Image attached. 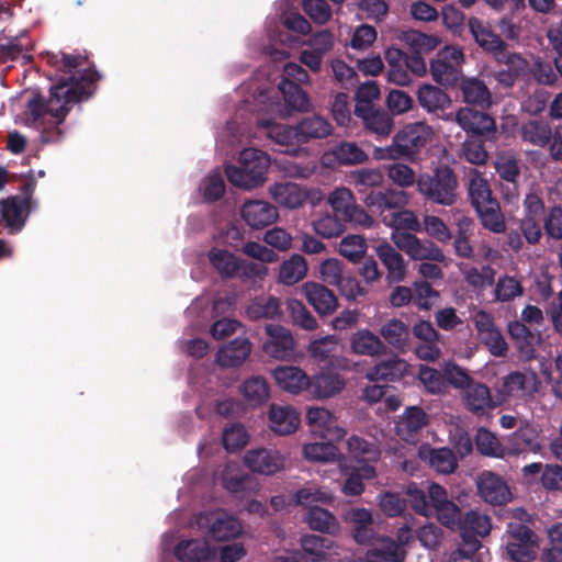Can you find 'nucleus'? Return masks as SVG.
I'll use <instances>...</instances> for the list:
<instances>
[{
  "label": "nucleus",
  "mask_w": 562,
  "mask_h": 562,
  "mask_svg": "<svg viewBox=\"0 0 562 562\" xmlns=\"http://www.w3.org/2000/svg\"><path fill=\"white\" fill-rule=\"evenodd\" d=\"M175 554L181 562H237L245 557L246 550L241 543L223 546L217 550L206 540H186L176 547Z\"/></svg>",
  "instance_id": "20e7f679"
},
{
  "label": "nucleus",
  "mask_w": 562,
  "mask_h": 562,
  "mask_svg": "<svg viewBox=\"0 0 562 562\" xmlns=\"http://www.w3.org/2000/svg\"><path fill=\"white\" fill-rule=\"evenodd\" d=\"M427 423V415L422 408L417 406L408 407L396 423V434L404 441H414L417 432L425 427Z\"/></svg>",
  "instance_id": "c85d7f7f"
},
{
  "label": "nucleus",
  "mask_w": 562,
  "mask_h": 562,
  "mask_svg": "<svg viewBox=\"0 0 562 562\" xmlns=\"http://www.w3.org/2000/svg\"><path fill=\"white\" fill-rule=\"evenodd\" d=\"M209 259L213 268L222 276H237L240 259L229 251L221 248H213L209 252Z\"/></svg>",
  "instance_id": "a18cd8bd"
},
{
  "label": "nucleus",
  "mask_w": 562,
  "mask_h": 562,
  "mask_svg": "<svg viewBox=\"0 0 562 562\" xmlns=\"http://www.w3.org/2000/svg\"><path fill=\"white\" fill-rule=\"evenodd\" d=\"M462 401L468 411L477 415L501 405L498 396L494 398L485 384L473 381L464 389Z\"/></svg>",
  "instance_id": "aec40b11"
},
{
  "label": "nucleus",
  "mask_w": 562,
  "mask_h": 562,
  "mask_svg": "<svg viewBox=\"0 0 562 562\" xmlns=\"http://www.w3.org/2000/svg\"><path fill=\"white\" fill-rule=\"evenodd\" d=\"M342 473L347 475V480L341 491L349 496L361 495L364 492L363 480H371L376 475L375 469L371 464H362L351 469L347 463V471Z\"/></svg>",
  "instance_id": "ea45409f"
},
{
  "label": "nucleus",
  "mask_w": 562,
  "mask_h": 562,
  "mask_svg": "<svg viewBox=\"0 0 562 562\" xmlns=\"http://www.w3.org/2000/svg\"><path fill=\"white\" fill-rule=\"evenodd\" d=\"M469 30L474 41L482 49L493 54L495 58H501L505 44L501 37L491 30L490 25L477 18H471L469 20Z\"/></svg>",
  "instance_id": "b1692460"
},
{
  "label": "nucleus",
  "mask_w": 562,
  "mask_h": 562,
  "mask_svg": "<svg viewBox=\"0 0 562 562\" xmlns=\"http://www.w3.org/2000/svg\"><path fill=\"white\" fill-rule=\"evenodd\" d=\"M305 558L311 562L331 560L335 543L315 535H306L301 539Z\"/></svg>",
  "instance_id": "f704fd0d"
},
{
  "label": "nucleus",
  "mask_w": 562,
  "mask_h": 562,
  "mask_svg": "<svg viewBox=\"0 0 562 562\" xmlns=\"http://www.w3.org/2000/svg\"><path fill=\"white\" fill-rule=\"evenodd\" d=\"M239 166L228 165L225 169L228 181L240 189L252 190L263 186L271 165L269 155L257 148H246L238 157Z\"/></svg>",
  "instance_id": "7ed1b4c3"
},
{
  "label": "nucleus",
  "mask_w": 562,
  "mask_h": 562,
  "mask_svg": "<svg viewBox=\"0 0 562 562\" xmlns=\"http://www.w3.org/2000/svg\"><path fill=\"white\" fill-rule=\"evenodd\" d=\"M409 371V364L400 358H393L376 363L370 369L366 378L369 381H395L403 378Z\"/></svg>",
  "instance_id": "473e14b6"
},
{
  "label": "nucleus",
  "mask_w": 562,
  "mask_h": 562,
  "mask_svg": "<svg viewBox=\"0 0 562 562\" xmlns=\"http://www.w3.org/2000/svg\"><path fill=\"white\" fill-rule=\"evenodd\" d=\"M463 63V50L458 46L447 45L430 63L431 77L437 83L456 86L461 77Z\"/></svg>",
  "instance_id": "0eeeda50"
},
{
  "label": "nucleus",
  "mask_w": 562,
  "mask_h": 562,
  "mask_svg": "<svg viewBox=\"0 0 562 562\" xmlns=\"http://www.w3.org/2000/svg\"><path fill=\"white\" fill-rule=\"evenodd\" d=\"M305 520L312 529L321 532L336 535L340 529L336 517L322 507L312 506L305 516Z\"/></svg>",
  "instance_id": "37998d69"
},
{
  "label": "nucleus",
  "mask_w": 562,
  "mask_h": 562,
  "mask_svg": "<svg viewBox=\"0 0 562 562\" xmlns=\"http://www.w3.org/2000/svg\"><path fill=\"white\" fill-rule=\"evenodd\" d=\"M394 245L413 260L443 261L442 250L431 241H424L415 235L405 232H392Z\"/></svg>",
  "instance_id": "9b49d317"
},
{
  "label": "nucleus",
  "mask_w": 562,
  "mask_h": 562,
  "mask_svg": "<svg viewBox=\"0 0 562 562\" xmlns=\"http://www.w3.org/2000/svg\"><path fill=\"white\" fill-rule=\"evenodd\" d=\"M268 423L271 431L279 436H288L299 429L301 415L293 406L272 404L268 411Z\"/></svg>",
  "instance_id": "a211bd4d"
},
{
  "label": "nucleus",
  "mask_w": 562,
  "mask_h": 562,
  "mask_svg": "<svg viewBox=\"0 0 562 562\" xmlns=\"http://www.w3.org/2000/svg\"><path fill=\"white\" fill-rule=\"evenodd\" d=\"M368 249L367 240L361 235H347L339 245L338 252L352 263L359 262L366 255Z\"/></svg>",
  "instance_id": "3c124183"
},
{
  "label": "nucleus",
  "mask_w": 562,
  "mask_h": 562,
  "mask_svg": "<svg viewBox=\"0 0 562 562\" xmlns=\"http://www.w3.org/2000/svg\"><path fill=\"white\" fill-rule=\"evenodd\" d=\"M435 136L431 126L424 122L412 123L404 126L394 136V146L400 155H412L425 147Z\"/></svg>",
  "instance_id": "f8f14e48"
},
{
  "label": "nucleus",
  "mask_w": 562,
  "mask_h": 562,
  "mask_svg": "<svg viewBox=\"0 0 562 562\" xmlns=\"http://www.w3.org/2000/svg\"><path fill=\"white\" fill-rule=\"evenodd\" d=\"M347 460L350 459L358 463L369 464L376 461L380 457V450L374 445L363 438L352 435L346 441Z\"/></svg>",
  "instance_id": "4c0bfd02"
},
{
  "label": "nucleus",
  "mask_w": 562,
  "mask_h": 562,
  "mask_svg": "<svg viewBox=\"0 0 562 562\" xmlns=\"http://www.w3.org/2000/svg\"><path fill=\"white\" fill-rule=\"evenodd\" d=\"M63 64L69 78H63L50 88V95L46 109L38 100L29 103V111L33 117V126L41 131L45 142L57 139L60 132L58 125L68 113L70 105L91 93L90 86L95 80L94 71L87 70L83 75L72 74V69L82 64L79 56L65 55Z\"/></svg>",
  "instance_id": "f257e3e1"
},
{
  "label": "nucleus",
  "mask_w": 562,
  "mask_h": 562,
  "mask_svg": "<svg viewBox=\"0 0 562 562\" xmlns=\"http://www.w3.org/2000/svg\"><path fill=\"white\" fill-rule=\"evenodd\" d=\"M271 199L281 207L295 210L308 199L307 189L294 182H276L268 189Z\"/></svg>",
  "instance_id": "412c9836"
},
{
  "label": "nucleus",
  "mask_w": 562,
  "mask_h": 562,
  "mask_svg": "<svg viewBox=\"0 0 562 562\" xmlns=\"http://www.w3.org/2000/svg\"><path fill=\"white\" fill-rule=\"evenodd\" d=\"M311 395L316 400H326L339 394L346 386V380L338 373L323 372L311 378Z\"/></svg>",
  "instance_id": "bb28decb"
},
{
  "label": "nucleus",
  "mask_w": 562,
  "mask_h": 562,
  "mask_svg": "<svg viewBox=\"0 0 562 562\" xmlns=\"http://www.w3.org/2000/svg\"><path fill=\"white\" fill-rule=\"evenodd\" d=\"M272 376L280 389L293 395L304 391L310 392L311 376L299 367L280 366L272 372Z\"/></svg>",
  "instance_id": "6ab92c4d"
},
{
  "label": "nucleus",
  "mask_w": 562,
  "mask_h": 562,
  "mask_svg": "<svg viewBox=\"0 0 562 562\" xmlns=\"http://www.w3.org/2000/svg\"><path fill=\"white\" fill-rule=\"evenodd\" d=\"M417 99L422 108L429 113L443 111L451 106L450 97L440 88L431 85H423L417 91Z\"/></svg>",
  "instance_id": "e433bc0d"
},
{
  "label": "nucleus",
  "mask_w": 562,
  "mask_h": 562,
  "mask_svg": "<svg viewBox=\"0 0 562 562\" xmlns=\"http://www.w3.org/2000/svg\"><path fill=\"white\" fill-rule=\"evenodd\" d=\"M302 291L314 307L321 315H328L336 311L338 303L334 293L324 285L316 282H306L302 286Z\"/></svg>",
  "instance_id": "a878e982"
},
{
  "label": "nucleus",
  "mask_w": 562,
  "mask_h": 562,
  "mask_svg": "<svg viewBox=\"0 0 562 562\" xmlns=\"http://www.w3.org/2000/svg\"><path fill=\"white\" fill-rule=\"evenodd\" d=\"M380 334L387 344L402 347L407 341L408 328L402 321L391 319L381 327Z\"/></svg>",
  "instance_id": "680f3d73"
},
{
  "label": "nucleus",
  "mask_w": 562,
  "mask_h": 562,
  "mask_svg": "<svg viewBox=\"0 0 562 562\" xmlns=\"http://www.w3.org/2000/svg\"><path fill=\"white\" fill-rule=\"evenodd\" d=\"M250 351V341L246 338H237L218 350L217 362L223 367H238L248 358Z\"/></svg>",
  "instance_id": "72a5a7b5"
},
{
  "label": "nucleus",
  "mask_w": 562,
  "mask_h": 562,
  "mask_svg": "<svg viewBox=\"0 0 562 562\" xmlns=\"http://www.w3.org/2000/svg\"><path fill=\"white\" fill-rule=\"evenodd\" d=\"M266 331L269 339L263 344L265 352L279 360L288 358L294 349V339L291 333L278 325H267Z\"/></svg>",
  "instance_id": "4be33fe9"
},
{
  "label": "nucleus",
  "mask_w": 562,
  "mask_h": 562,
  "mask_svg": "<svg viewBox=\"0 0 562 562\" xmlns=\"http://www.w3.org/2000/svg\"><path fill=\"white\" fill-rule=\"evenodd\" d=\"M382 222L391 227L393 232H402L403 229H409L414 232L422 231L420 223L414 212L404 210L395 212L393 214L385 215L382 217Z\"/></svg>",
  "instance_id": "4d7b16f0"
},
{
  "label": "nucleus",
  "mask_w": 562,
  "mask_h": 562,
  "mask_svg": "<svg viewBox=\"0 0 562 562\" xmlns=\"http://www.w3.org/2000/svg\"><path fill=\"white\" fill-rule=\"evenodd\" d=\"M540 382L535 372H512L503 378L502 385L497 390L501 404L509 398H524L532 396L539 391Z\"/></svg>",
  "instance_id": "1a4fd4ad"
},
{
  "label": "nucleus",
  "mask_w": 562,
  "mask_h": 562,
  "mask_svg": "<svg viewBox=\"0 0 562 562\" xmlns=\"http://www.w3.org/2000/svg\"><path fill=\"white\" fill-rule=\"evenodd\" d=\"M246 313L247 316L254 321L274 318L280 314L279 302L274 297H260L248 305Z\"/></svg>",
  "instance_id": "6e6d98bb"
},
{
  "label": "nucleus",
  "mask_w": 562,
  "mask_h": 562,
  "mask_svg": "<svg viewBox=\"0 0 562 562\" xmlns=\"http://www.w3.org/2000/svg\"><path fill=\"white\" fill-rule=\"evenodd\" d=\"M371 554L378 555L383 562H404L406 549L402 548L393 538L381 537L371 549Z\"/></svg>",
  "instance_id": "49530a36"
},
{
  "label": "nucleus",
  "mask_w": 562,
  "mask_h": 562,
  "mask_svg": "<svg viewBox=\"0 0 562 562\" xmlns=\"http://www.w3.org/2000/svg\"><path fill=\"white\" fill-rule=\"evenodd\" d=\"M400 38L414 49L416 54L431 52L440 43L437 36L427 35L417 31L404 32Z\"/></svg>",
  "instance_id": "bf43d9fd"
},
{
  "label": "nucleus",
  "mask_w": 562,
  "mask_h": 562,
  "mask_svg": "<svg viewBox=\"0 0 562 562\" xmlns=\"http://www.w3.org/2000/svg\"><path fill=\"white\" fill-rule=\"evenodd\" d=\"M313 229L324 238H331L340 235L345 226L336 215L323 214L313 222Z\"/></svg>",
  "instance_id": "69168bd1"
},
{
  "label": "nucleus",
  "mask_w": 562,
  "mask_h": 562,
  "mask_svg": "<svg viewBox=\"0 0 562 562\" xmlns=\"http://www.w3.org/2000/svg\"><path fill=\"white\" fill-rule=\"evenodd\" d=\"M475 210L484 227L496 234L505 232L506 224L497 201Z\"/></svg>",
  "instance_id": "13d9d810"
},
{
  "label": "nucleus",
  "mask_w": 562,
  "mask_h": 562,
  "mask_svg": "<svg viewBox=\"0 0 562 562\" xmlns=\"http://www.w3.org/2000/svg\"><path fill=\"white\" fill-rule=\"evenodd\" d=\"M460 89L464 102L480 106L491 104V93L483 81L476 78H464L460 83Z\"/></svg>",
  "instance_id": "79ce46f5"
},
{
  "label": "nucleus",
  "mask_w": 562,
  "mask_h": 562,
  "mask_svg": "<svg viewBox=\"0 0 562 562\" xmlns=\"http://www.w3.org/2000/svg\"><path fill=\"white\" fill-rule=\"evenodd\" d=\"M306 425L310 427L314 437L322 439L333 438L336 441L341 440L347 431L337 424V418L333 412L325 407H307L305 414Z\"/></svg>",
  "instance_id": "9d476101"
},
{
  "label": "nucleus",
  "mask_w": 562,
  "mask_h": 562,
  "mask_svg": "<svg viewBox=\"0 0 562 562\" xmlns=\"http://www.w3.org/2000/svg\"><path fill=\"white\" fill-rule=\"evenodd\" d=\"M283 94L284 104L273 102L266 92H260L256 100L262 111L276 114L280 117H288L292 111L305 112L311 108L307 94L293 81H282L279 86Z\"/></svg>",
  "instance_id": "39448f33"
},
{
  "label": "nucleus",
  "mask_w": 562,
  "mask_h": 562,
  "mask_svg": "<svg viewBox=\"0 0 562 562\" xmlns=\"http://www.w3.org/2000/svg\"><path fill=\"white\" fill-rule=\"evenodd\" d=\"M456 122L462 130L480 135L495 130V122L491 116L468 108H462L457 112Z\"/></svg>",
  "instance_id": "c756f323"
},
{
  "label": "nucleus",
  "mask_w": 562,
  "mask_h": 562,
  "mask_svg": "<svg viewBox=\"0 0 562 562\" xmlns=\"http://www.w3.org/2000/svg\"><path fill=\"white\" fill-rule=\"evenodd\" d=\"M330 156L344 165L362 164L368 159V155L355 143H341L330 154L324 156L325 162L330 161Z\"/></svg>",
  "instance_id": "de8ad7c7"
},
{
  "label": "nucleus",
  "mask_w": 562,
  "mask_h": 562,
  "mask_svg": "<svg viewBox=\"0 0 562 562\" xmlns=\"http://www.w3.org/2000/svg\"><path fill=\"white\" fill-rule=\"evenodd\" d=\"M302 457L311 463H337L340 472L347 471V458L331 440L303 443Z\"/></svg>",
  "instance_id": "ddd939ff"
},
{
  "label": "nucleus",
  "mask_w": 562,
  "mask_h": 562,
  "mask_svg": "<svg viewBox=\"0 0 562 562\" xmlns=\"http://www.w3.org/2000/svg\"><path fill=\"white\" fill-rule=\"evenodd\" d=\"M31 200L22 196H11L0 201V221L10 233H18L25 224L30 212Z\"/></svg>",
  "instance_id": "f3484780"
},
{
  "label": "nucleus",
  "mask_w": 562,
  "mask_h": 562,
  "mask_svg": "<svg viewBox=\"0 0 562 562\" xmlns=\"http://www.w3.org/2000/svg\"><path fill=\"white\" fill-rule=\"evenodd\" d=\"M288 310L293 322L306 330H314L317 328V322L314 316L307 311L304 304L296 300L290 299L286 302Z\"/></svg>",
  "instance_id": "338daca9"
},
{
  "label": "nucleus",
  "mask_w": 562,
  "mask_h": 562,
  "mask_svg": "<svg viewBox=\"0 0 562 562\" xmlns=\"http://www.w3.org/2000/svg\"><path fill=\"white\" fill-rule=\"evenodd\" d=\"M508 331L513 339L516 340L521 357L530 359L533 357L532 341L535 337L529 329L520 322H513L508 326Z\"/></svg>",
  "instance_id": "052dcab7"
},
{
  "label": "nucleus",
  "mask_w": 562,
  "mask_h": 562,
  "mask_svg": "<svg viewBox=\"0 0 562 562\" xmlns=\"http://www.w3.org/2000/svg\"><path fill=\"white\" fill-rule=\"evenodd\" d=\"M375 251L387 270L386 280L390 283L403 281L407 273V265L403 256L386 241L380 244Z\"/></svg>",
  "instance_id": "393cba45"
},
{
  "label": "nucleus",
  "mask_w": 562,
  "mask_h": 562,
  "mask_svg": "<svg viewBox=\"0 0 562 562\" xmlns=\"http://www.w3.org/2000/svg\"><path fill=\"white\" fill-rule=\"evenodd\" d=\"M475 442L477 450L484 456L501 459L506 457L505 449L498 438L486 428L477 430Z\"/></svg>",
  "instance_id": "5fc2aeb1"
},
{
  "label": "nucleus",
  "mask_w": 562,
  "mask_h": 562,
  "mask_svg": "<svg viewBox=\"0 0 562 562\" xmlns=\"http://www.w3.org/2000/svg\"><path fill=\"white\" fill-rule=\"evenodd\" d=\"M521 136L522 139L529 144L543 147L549 143L552 131L547 122L529 121L522 125Z\"/></svg>",
  "instance_id": "603ef678"
},
{
  "label": "nucleus",
  "mask_w": 562,
  "mask_h": 562,
  "mask_svg": "<svg viewBox=\"0 0 562 562\" xmlns=\"http://www.w3.org/2000/svg\"><path fill=\"white\" fill-rule=\"evenodd\" d=\"M479 493L485 502L504 504L510 499V492L506 482L492 472H484L477 481Z\"/></svg>",
  "instance_id": "5701e85b"
},
{
  "label": "nucleus",
  "mask_w": 562,
  "mask_h": 562,
  "mask_svg": "<svg viewBox=\"0 0 562 562\" xmlns=\"http://www.w3.org/2000/svg\"><path fill=\"white\" fill-rule=\"evenodd\" d=\"M428 497L415 484H409L406 494L409 498L412 508L419 515L430 517L434 513L437 519L446 527L451 529H460L462 521L459 507L448 498L447 491L431 483L428 486Z\"/></svg>",
  "instance_id": "f03ea898"
},
{
  "label": "nucleus",
  "mask_w": 562,
  "mask_h": 562,
  "mask_svg": "<svg viewBox=\"0 0 562 562\" xmlns=\"http://www.w3.org/2000/svg\"><path fill=\"white\" fill-rule=\"evenodd\" d=\"M196 524L199 529L206 531L218 541L236 538L243 532L240 521L222 509L200 514Z\"/></svg>",
  "instance_id": "6e6552de"
},
{
  "label": "nucleus",
  "mask_w": 562,
  "mask_h": 562,
  "mask_svg": "<svg viewBox=\"0 0 562 562\" xmlns=\"http://www.w3.org/2000/svg\"><path fill=\"white\" fill-rule=\"evenodd\" d=\"M240 215L254 229H262L279 220L277 206L263 200L246 201L240 209Z\"/></svg>",
  "instance_id": "dca6fc26"
},
{
  "label": "nucleus",
  "mask_w": 562,
  "mask_h": 562,
  "mask_svg": "<svg viewBox=\"0 0 562 562\" xmlns=\"http://www.w3.org/2000/svg\"><path fill=\"white\" fill-rule=\"evenodd\" d=\"M302 144L315 138H323L331 133V125L322 116L304 119L297 125Z\"/></svg>",
  "instance_id": "09e8293b"
},
{
  "label": "nucleus",
  "mask_w": 562,
  "mask_h": 562,
  "mask_svg": "<svg viewBox=\"0 0 562 562\" xmlns=\"http://www.w3.org/2000/svg\"><path fill=\"white\" fill-rule=\"evenodd\" d=\"M510 540L507 542L506 550L508 555L517 562H529L536 555L537 537L526 526L510 525Z\"/></svg>",
  "instance_id": "4468645a"
},
{
  "label": "nucleus",
  "mask_w": 562,
  "mask_h": 562,
  "mask_svg": "<svg viewBox=\"0 0 562 562\" xmlns=\"http://www.w3.org/2000/svg\"><path fill=\"white\" fill-rule=\"evenodd\" d=\"M414 303L420 310H430L439 300V292L425 281L413 283Z\"/></svg>",
  "instance_id": "774afa93"
},
{
  "label": "nucleus",
  "mask_w": 562,
  "mask_h": 562,
  "mask_svg": "<svg viewBox=\"0 0 562 562\" xmlns=\"http://www.w3.org/2000/svg\"><path fill=\"white\" fill-rule=\"evenodd\" d=\"M240 392L252 406L265 403L270 395L269 385L261 376H252L246 380L240 386Z\"/></svg>",
  "instance_id": "8fccbe9b"
},
{
  "label": "nucleus",
  "mask_w": 562,
  "mask_h": 562,
  "mask_svg": "<svg viewBox=\"0 0 562 562\" xmlns=\"http://www.w3.org/2000/svg\"><path fill=\"white\" fill-rule=\"evenodd\" d=\"M244 462L252 472L273 475L284 469L285 457L274 449L258 448L249 450Z\"/></svg>",
  "instance_id": "2eb2a0df"
},
{
  "label": "nucleus",
  "mask_w": 562,
  "mask_h": 562,
  "mask_svg": "<svg viewBox=\"0 0 562 562\" xmlns=\"http://www.w3.org/2000/svg\"><path fill=\"white\" fill-rule=\"evenodd\" d=\"M469 176V195L475 209L488 205L496 200L492 196V191L487 180L475 169H471Z\"/></svg>",
  "instance_id": "a19ab883"
},
{
  "label": "nucleus",
  "mask_w": 562,
  "mask_h": 562,
  "mask_svg": "<svg viewBox=\"0 0 562 562\" xmlns=\"http://www.w3.org/2000/svg\"><path fill=\"white\" fill-rule=\"evenodd\" d=\"M524 288L521 280L512 276H502L498 278L494 289V299L497 302H509L521 296Z\"/></svg>",
  "instance_id": "864d4df0"
},
{
  "label": "nucleus",
  "mask_w": 562,
  "mask_h": 562,
  "mask_svg": "<svg viewBox=\"0 0 562 562\" xmlns=\"http://www.w3.org/2000/svg\"><path fill=\"white\" fill-rule=\"evenodd\" d=\"M457 187V178L449 168H439L434 177L424 175L417 180L418 191L434 202L442 205H452L456 202Z\"/></svg>",
  "instance_id": "423d86ee"
},
{
  "label": "nucleus",
  "mask_w": 562,
  "mask_h": 562,
  "mask_svg": "<svg viewBox=\"0 0 562 562\" xmlns=\"http://www.w3.org/2000/svg\"><path fill=\"white\" fill-rule=\"evenodd\" d=\"M420 459L428 461L430 467L439 473H451L457 469V459L451 450L447 448L430 449L423 446L418 450Z\"/></svg>",
  "instance_id": "58836bf2"
},
{
  "label": "nucleus",
  "mask_w": 562,
  "mask_h": 562,
  "mask_svg": "<svg viewBox=\"0 0 562 562\" xmlns=\"http://www.w3.org/2000/svg\"><path fill=\"white\" fill-rule=\"evenodd\" d=\"M306 273V260L301 255H293L280 266L279 281L286 285H293L304 279Z\"/></svg>",
  "instance_id": "c03bdc74"
},
{
  "label": "nucleus",
  "mask_w": 562,
  "mask_h": 562,
  "mask_svg": "<svg viewBox=\"0 0 562 562\" xmlns=\"http://www.w3.org/2000/svg\"><path fill=\"white\" fill-rule=\"evenodd\" d=\"M355 113L362 119L366 127L381 137L390 135L393 128L392 117L380 110L367 109L364 105H356Z\"/></svg>",
  "instance_id": "7c9ffc66"
},
{
  "label": "nucleus",
  "mask_w": 562,
  "mask_h": 562,
  "mask_svg": "<svg viewBox=\"0 0 562 562\" xmlns=\"http://www.w3.org/2000/svg\"><path fill=\"white\" fill-rule=\"evenodd\" d=\"M350 350L358 356L376 357L384 352L382 339L367 328L358 329L349 338Z\"/></svg>",
  "instance_id": "cd10ccee"
},
{
  "label": "nucleus",
  "mask_w": 562,
  "mask_h": 562,
  "mask_svg": "<svg viewBox=\"0 0 562 562\" xmlns=\"http://www.w3.org/2000/svg\"><path fill=\"white\" fill-rule=\"evenodd\" d=\"M540 429L538 426L525 423L514 434L510 435V440H521L527 449L533 453H539L542 449V445L539 441Z\"/></svg>",
  "instance_id": "0e129e2a"
},
{
  "label": "nucleus",
  "mask_w": 562,
  "mask_h": 562,
  "mask_svg": "<svg viewBox=\"0 0 562 562\" xmlns=\"http://www.w3.org/2000/svg\"><path fill=\"white\" fill-rule=\"evenodd\" d=\"M258 124L267 128V136L280 146L289 148L302 144L297 126L274 124L265 119H259Z\"/></svg>",
  "instance_id": "c9c22d12"
},
{
  "label": "nucleus",
  "mask_w": 562,
  "mask_h": 562,
  "mask_svg": "<svg viewBox=\"0 0 562 562\" xmlns=\"http://www.w3.org/2000/svg\"><path fill=\"white\" fill-rule=\"evenodd\" d=\"M344 519L353 526L352 536L358 543H364L373 537V517L369 509L351 508L344 515Z\"/></svg>",
  "instance_id": "2f4dec72"
},
{
  "label": "nucleus",
  "mask_w": 562,
  "mask_h": 562,
  "mask_svg": "<svg viewBox=\"0 0 562 562\" xmlns=\"http://www.w3.org/2000/svg\"><path fill=\"white\" fill-rule=\"evenodd\" d=\"M462 272L468 284L477 290L491 285L495 279V270L491 266L471 267L463 269Z\"/></svg>",
  "instance_id": "e2e57ef3"
}]
</instances>
